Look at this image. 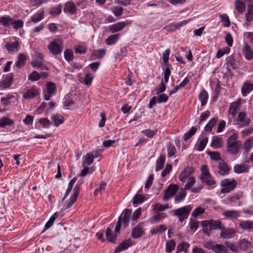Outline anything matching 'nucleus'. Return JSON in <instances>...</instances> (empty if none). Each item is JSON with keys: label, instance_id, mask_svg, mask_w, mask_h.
<instances>
[{"label": "nucleus", "instance_id": "36", "mask_svg": "<svg viewBox=\"0 0 253 253\" xmlns=\"http://www.w3.org/2000/svg\"><path fill=\"white\" fill-rule=\"evenodd\" d=\"M213 252L215 253H228V250L225 246L216 244Z\"/></svg>", "mask_w": 253, "mask_h": 253}, {"label": "nucleus", "instance_id": "7", "mask_svg": "<svg viewBox=\"0 0 253 253\" xmlns=\"http://www.w3.org/2000/svg\"><path fill=\"white\" fill-rule=\"evenodd\" d=\"M82 182H78L75 186L73 190V194L70 198V202L67 204V209L70 208L75 203L79 195V192L81 189V185Z\"/></svg>", "mask_w": 253, "mask_h": 253}, {"label": "nucleus", "instance_id": "29", "mask_svg": "<svg viewBox=\"0 0 253 253\" xmlns=\"http://www.w3.org/2000/svg\"><path fill=\"white\" fill-rule=\"evenodd\" d=\"M51 119L54 122V125L56 127H58L60 125L63 124L64 121V118L58 114L53 115L51 117Z\"/></svg>", "mask_w": 253, "mask_h": 253}, {"label": "nucleus", "instance_id": "21", "mask_svg": "<svg viewBox=\"0 0 253 253\" xmlns=\"http://www.w3.org/2000/svg\"><path fill=\"white\" fill-rule=\"evenodd\" d=\"M201 226L203 227V232L207 236H210L211 231H212L210 225V221L204 220L202 221Z\"/></svg>", "mask_w": 253, "mask_h": 253}, {"label": "nucleus", "instance_id": "39", "mask_svg": "<svg viewBox=\"0 0 253 253\" xmlns=\"http://www.w3.org/2000/svg\"><path fill=\"white\" fill-rule=\"evenodd\" d=\"M250 243L245 239L240 240L238 243V246H239V250H242L246 251L248 250L250 247Z\"/></svg>", "mask_w": 253, "mask_h": 253}, {"label": "nucleus", "instance_id": "58", "mask_svg": "<svg viewBox=\"0 0 253 253\" xmlns=\"http://www.w3.org/2000/svg\"><path fill=\"white\" fill-rule=\"evenodd\" d=\"M169 66H166V68H163L164 81L165 83H167L168 82L169 77L171 74Z\"/></svg>", "mask_w": 253, "mask_h": 253}, {"label": "nucleus", "instance_id": "63", "mask_svg": "<svg viewBox=\"0 0 253 253\" xmlns=\"http://www.w3.org/2000/svg\"><path fill=\"white\" fill-rule=\"evenodd\" d=\"M195 180L193 177H190L188 179L187 182L185 184L184 186L185 190H189L190 189L193 185L195 184Z\"/></svg>", "mask_w": 253, "mask_h": 253}, {"label": "nucleus", "instance_id": "59", "mask_svg": "<svg viewBox=\"0 0 253 253\" xmlns=\"http://www.w3.org/2000/svg\"><path fill=\"white\" fill-rule=\"evenodd\" d=\"M186 195V193L185 191L183 190L180 194L176 195L175 197V203L177 204L180 203L181 201L183 200Z\"/></svg>", "mask_w": 253, "mask_h": 253}, {"label": "nucleus", "instance_id": "57", "mask_svg": "<svg viewBox=\"0 0 253 253\" xmlns=\"http://www.w3.org/2000/svg\"><path fill=\"white\" fill-rule=\"evenodd\" d=\"M39 122L44 128H49L51 124L50 121L47 118H41L39 120Z\"/></svg>", "mask_w": 253, "mask_h": 253}, {"label": "nucleus", "instance_id": "10", "mask_svg": "<svg viewBox=\"0 0 253 253\" xmlns=\"http://www.w3.org/2000/svg\"><path fill=\"white\" fill-rule=\"evenodd\" d=\"M131 214V211L129 209H125L122 212L119 218H121V222H123L125 227L128 226L130 217Z\"/></svg>", "mask_w": 253, "mask_h": 253}, {"label": "nucleus", "instance_id": "18", "mask_svg": "<svg viewBox=\"0 0 253 253\" xmlns=\"http://www.w3.org/2000/svg\"><path fill=\"white\" fill-rule=\"evenodd\" d=\"M132 245V242L130 239L126 240L120 244L115 250L114 253H118L124 250H126Z\"/></svg>", "mask_w": 253, "mask_h": 253}, {"label": "nucleus", "instance_id": "12", "mask_svg": "<svg viewBox=\"0 0 253 253\" xmlns=\"http://www.w3.org/2000/svg\"><path fill=\"white\" fill-rule=\"evenodd\" d=\"M242 52L248 60H251L253 59V49L248 43H244L242 49Z\"/></svg>", "mask_w": 253, "mask_h": 253}, {"label": "nucleus", "instance_id": "25", "mask_svg": "<svg viewBox=\"0 0 253 253\" xmlns=\"http://www.w3.org/2000/svg\"><path fill=\"white\" fill-rule=\"evenodd\" d=\"M253 90V84L250 83H244L242 88V93L244 96L247 95L249 92Z\"/></svg>", "mask_w": 253, "mask_h": 253}, {"label": "nucleus", "instance_id": "44", "mask_svg": "<svg viewBox=\"0 0 253 253\" xmlns=\"http://www.w3.org/2000/svg\"><path fill=\"white\" fill-rule=\"evenodd\" d=\"M197 130V127L195 126H192L190 129L186 133L184 134L183 138L185 140H188L193 135H194L196 132Z\"/></svg>", "mask_w": 253, "mask_h": 253}, {"label": "nucleus", "instance_id": "38", "mask_svg": "<svg viewBox=\"0 0 253 253\" xmlns=\"http://www.w3.org/2000/svg\"><path fill=\"white\" fill-rule=\"evenodd\" d=\"M57 212H55L53 214V215L49 218V220L46 223L44 230H43L42 232H44L46 230H47L48 228H49L53 223H54L55 219L57 217Z\"/></svg>", "mask_w": 253, "mask_h": 253}, {"label": "nucleus", "instance_id": "23", "mask_svg": "<svg viewBox=\"0 0 253 253\" xmlns=\"http://www.w3.org/2000/svg\"><path fill=\"white\" fill-rule=\"evenodd\" d=\"M15 100V97L12 95H8L6 97H1L0 99L1 103L4 106H8L12 103H14Z\"/></svg>", "mask_w": 253, "mask_h": 253}, {"label": "nucleus", "instance_id": "9", "mask_svg": "<svg viewBox=\"0 0 253 253\" xmlns=\"http://www.w3.org/2000/svg\"><path fill=\"white\" fill-rule=\"evenodd\" d=\"M217 169L218 173L223 176L227 175L230 170V168L228 166L227 163L223 160L219 162Z\"/></svg>", "mask_w": 253, "mask_h": 253}, {"label": "nucleus", "instance_id": "35", "mask_svg": "<svg viewBox=\"0 0 253 253\" xmlns=\"http://www.w3.org/2000/svg\"><path fill=\"white\" fill-rule=\"evenodd\" d=\"M14 124V121L8 118H2L0 119V127H4L5 126H11Z\"/></svg>", "mask_w": 253, "mask_h": 253}, {"label": "nucleus", "instance_id": "45", "mask_svg": "<svg viewBox=\"0 0 253 253\" xmlns=\"http://www.w3.org/2000/svg\"><path fill=\"white\" fill-rule=\"evenodd\" d=\"M47 92L49 94H54L56 91L55 84L51 82H48L46 84Z\"/></svg>", "mask_w": 253, "mask_h": 253}, {"label": "nucleus", "instance_id": "50", "mask_svg": "<svg viewBox=\"0 0 253 253\" xmlns=\"http://www.w3.org/2000/svg\"><path fill=\"white\" fill-rule=\"evenodd\" d=\"M210 225L212 230H216L218 229H222L221 223L219 221L211 220L210 221Z\"/></svg>", "mask_w": 253, "mask_h": 253}, {"label": "nucleus", "instance_id": "41", "mask_svg": "<svg viewBox=\"0 0 253 253\" xmlns=\"http://www.w3.org/2000/svg\"><path fill=\"white\" fill-rule=\"evenodd\" d=\"M208 141V138L207 136L204 137L197 144V149L198 151H202L205 148Z\"/></svg>", "mask_w": 253, "mask_h": 253}, {"label": "nucleus", "instance_id": "1", "mask_svg": "<svg viewBox=\"0 0 253 253\" xmlns=\"http://www.w3.org/2000/svg\"><path fill=\"white\" fill-rule=\"evenodd\" d=\"M242 146L241 141L238 140V136L237 133H234L229 136L227 140V151L233 155H236L239 152Z\"/></svg>", "mask_w": 253, "mask_h": 253}, {"label": "nucleus", "instance_id": "33", "mask_svg": "<svg viewBox=\"0 0 253 253\" xmlns=\"http://www.w3.org/2000/svg\"><path fill=\"white\" fill-rule=\"evenodd\" d=\"M107 240L110 242L115 243L116 241V235H114L110 228H107L105 232Z\"/></svg>", "mask_w": 253, "mask_h": 253}, {"label": "nucleus", "instance_id": "4", "mask_svg": "<svg viewBox=\"0 0 253 253\" xmlns=\"http://www.w3.org/2000/svg\"><path fill=\"white\" fill-rule=\"evenodd\" d=\"M237 185V182L234 179H225L221 181V192L226 193L234 189Z\"/></svg>", "mask_w": 253, "mask_h": 253}, {"label": "nucleus", "instance_id": "46", "mask_svg": "<svg viewBox=\"0 0 253 253\" xmlns=\"http://www.w3.org/2000/svg\"><path fill=\"white\" fill-rule=\"evenodd\" d=\"M43 18V12H39L33 15L31 18V21L34 23L40 22Z\"/></svg>", "mask_w": 253, "mask_h": 253}, {"label": "nucleus", "instance_id": "55", "mask_svg": "<svg viewBox=\"0 0 253 253\" xmlns=\"http://www.w3.org/2000/svg\"><path fill=\"white\" fill-rule=\"evenodd\" d=\"M41 78L40 74L36 71L33 72L28 76V80L32 81H38Z\"/></svg>", "mask_w": 253, "mask_h": 253}, {"label": "nucleus", "instance_id": "11", "mask_svg": "<svg viewBox=\"0 0 253 253\" xmlns=\"http://www.w3.org/2000/svg\"><path fill=\"white\" fill-rule=\"evenodd\" d=\"M13 76L12 74L7 75L4 80L0 82V87L2 89H6L11 85L13 83Z\"/></svg>", "mask_w": 253, "mask_h": 253}, {"label": "nucleus", "instance_id": "64", "mask_svg": "<svg viewBox=\"0 0 253 253\" xmlns=\"http://www.w3.org/2000/svg\"><path fill=\"white\" fill-rule=\"evenodd\" d=\"M205 211V209L199 207L198 208L195 209L192 212L191 215L194 217H196L199 215L204 213Z\"/></svg>", "mask_w": 253, "mask_h": 253}, {"label": "nucleus", "instance_id": "26", "mask_svg": "<svg viewBox=\"0 0 253 253\" xmlns=\"http://www.w3.org/2000/svg\"><path fill=\"white\" fill-rule=\"evenodd\" d=\"M211 145L215 149L221 147L222 145V138L217 136L213 137Z\"/></svg>", "mask_w": 253, "mask_h": 253}, {"label": "nucleus", "instance_id": "24", "mask_svg": "<svg viewBox=\"0 0 253 253\" xmlns=\"http://www.w3.org/2000/svg\"><path fill=\"white\" fill-rule=\"evenodd\" d=\"M12 19L10 16H4L0 17V24L4 27H8L11 25Z\"/></svg>", "mask_w": 253, "mask_h": 253}, {"label": "nucleus", "instance_id": "60", "mask_svg": "<svg viewBox=\"0 0 253 253\" xmlns=\"http://www.w3.org/2000/svg\"><path fill=\"white\" fill-rule=\"evenodd\" d=\"M170 53V51L169 49H167L165 50V51L164 52L163 55V60L166 66H169V55Z\"/></svg>", "mask_w": 253, "mask_h": 253}, {"label": "nucleus", "instance_id": "13", "mask_svg": "<svg viewBox=\"0 0 253 253\" xmlns=\"http://www.w3.org/2000/svg\"><path fill=\"white\" fill-rule=\"evenodd\" d=\"M63 11L65 13L73 15L76 13L77 7L73 2L68 1L65 3Z\"/></svg>", "mask_w": 253, "mask_h": 253}, {"label": "nucleus", "instance_id": "5", "mask_svg": "<svg viewBox=\"0 0 253 253\" xmlns=\"http://www.w3.org/2000/svg\"><path fill=\"white\" fill-rule=\"evenodd\" d=\"M48 48L50 52L54 54L57 55L62 52L63 48L62 42L60 39L54 40L48 45Z\"/></svg>", "mask_w": 253, "mask_h": 253}, {"label": "nucleus", "instance_id": "32", "mask_svg": "<svg viewBox=\"0 0 253 253\" xmlns=\"http://www.w3.org/2000/svg\"><path fill=\"white\" fill-rule=\"evenodd\" d=\"M119 36V34L111 35L107 39H106V43L107 45H111L116 43L118 40Z\"/></svg>", "mask_w": 253, "mask_h": 253}, {"label": "nucleus", "instance_id": "56", "mask_svg": "<svg viewBox=\"0 0 253 253\" xmlns=\"http://www.w3.org/2000/svg\"><path fill=\"white\" fill-rule=\"evenodd\" d=\"M226 245L227 248L230 249L232 252H238L239 251V246L238 245L230 242H227Z\"/></svg>", "mask_w": 253, "mask_h": 253}, {"label": "nucleus", "instance_id": "43", "mask_svg": "<svg viewBox=\"0 0 253 253\" xmlns=\"http://www.w3.org/2000/svg\"><path fill=\"white\" fill-rule=\"evenodd\" d=\"M142 235L143 231L139 227H135L132 229L131 235L133 238H138Z\"/></svg>", "mask_w": 253, "mask_h": 253}, {"label": "nucleus", "instance_id": "37", "mask_svg": "<svg viewBox=\"0 0 253 253\" xmlns=\"http://www.w3.org/2000/svg\"><path fill=\"white\" fill-rule=\"evenodd\" d=\"M217 120L215 118H212L210 120L208 123L205 126L204 130L207 132H211L213 127L216 124Z\"/></svg>", "mask_w": 253, "mask_h": 253}, {"label": "nucleus", "instance_id": "31", "mask_svg": "<svg viewBox=\"0 0 253 253\" xmlns=\"http://www.w3.org/2000/svg\"><path fill=\"white\" fill-rule=\"evenodd\" d=\"M227 65L228 68L233 69L237 68L239 66L238 62L236 61L234 57H228L227 59Z\"/></svg>", "mask_w": 253, "mask_h": 253}, {"label": "nucleus", "instance_id": "17", "mask_svg": "<svg viewBox=\"0 0 253 253\" xmlns=\"http://www.w3.org/2000/svg\"><path fill=\"white\" fill-rule=\"evenodd\" d=\"M126 25L125 22H120L110 26L108 30L112 33L119 32L122 30Z\"/></svg>", "mask_w": 253, "mask_h": 253}, {"label": "nucleus", "instance_id": "48", "mask_svg": "<svg viewBox=\"0 0 253 253\" xmlns=\"http://www.w3.org/2000/svg\"><path fill=\"white\" fill-rule=\"evenodd\" d=\"M74 49L76 53L84 54L86 53L87 48L85 45H77L75 46Z\"/></svg>", "mask_w": 253, "mask_h": 253}, {"label": "nucleus", "instance_id": "40", "mask_svg": "<svg viewBox=\"0 0 253 253\" xmlns=\"http://www.w3.org/2000/svg\"><path fill=\"white\" fill-rule=\"evenodd\" d=\"M176 243L173 240H170L166 243V251L167 252L170 253L175 249Z\"/></svg>", "mask_w": 253, "mask_h": 253}, {"label": "nucleus", "instance_id": "53", "mask_svg": "<svg viewBox=\"0 0 253 253\" xmlns=\"http://www.w3.org/2000/svg\"><path fill=\"white\" fill-rule=\"evenodd\" d=\"M64 57L66 60L69 62L73 59V52L72 50L66 49L64 53Z\"/></svg>", "mask_w": 253, "mask_h": 253}, {"label": "nucleus", "instance_id": "8", "mask_svg": "<svg viewBox=\"0 0 253 253\" xmlns=\"http://www.w3.org/2000/svg\"><path fill=\"white\" fill-rule=\"evenodd\" d=\"M236 121L241 123V126H249L251 123V119L248 118L245 112H240L236 118Z\"/></svg>", "mask_w": 253, "mask_h": 253}, {"label": "nucleus", "instance_id": "42", "mask_svg": "<svg viewBox=\"0 0 253 253\" xmlns=\"http://www.w3.org/2000/svg\"><path fill=\"white\" fill-rule=\"evenodd\" d=\"M165 158L164 156H160L156 162V170L159 171L162 169L164 166Z\"/></svg>", "mask_w": 253, "mask_h": 253}, {"label": "nucleus", "instance_id": "20", "mask_svg": "<svg viewBox=\"0 0 253 253\" xmlns=\"http://www.w3.org/2000/svg\"><path fill=\"white\" fill-rule=\"evenodd\" d=\"M5 48L9 52H16L20 48L19 43L17 42H8L5 45Z\"/></svg>", "mask_w": 253, "mask_h": 253}, {"label": "nucleus", "instance_id": "34", "mask_svg": "<svg viewBox=\"0 0 253 253\" xmlns=\"http://www.w3.org/2000/svg\"><path fill=\"white\" fill-rule=\"evenodd\" d=\"M246 19L248 22L253 20V5L250 4L247 8V11L246 13Z\"/></svg>", "mask_w": 253, "mask_h": 253}, {"label": "nucleus", "instance_id": "49", "mask_svg": "<svg viewBox=\"0 0 253 253\" xmlns=\"http://www.w3.org/2000/svg\"><path fill=\"white\" fill-rule=\"evenodd\" d=\"M236 9L239 13H242L245 9V4L240 0H236L235 1Z\"/></svg>", "mask_w": 253, "mask_h": 253}, {"label": "nucleus", "instance_id": "6", "mask_svg": "<svg viewBox=\"0 0 253 253\" xmlns=\"http://www.w3.org/2000/svg\"><path fill=\"white\" fill-rule=\"evenodd\" d=\"M178 190V187L175 184H170L165 190L163 199L165 201H168L170 198L172 197L176 194Z\"/></svg>", "mask_w": 253, "mask_h": 253}, {"label": "nucleus", "instance_id": "30", "mask_svg": "<svg viewBox=\"0 0 253 253\" xmlns=\"http://www.w3.org/2000/svg\"><path fill=\"white\" fill-rule=\"evenodd\" d=\"M199 98L201 101V106H205L208 99V94L207 91L205 90H202L199 94Z\"/></svg>", "mask_w": 253, "mask_h": 253}, {"label": "nucleus", "instance_id": "61", "mask_svg": "<svg viewBox=\"0 0 253 253\" xmlns=\"http://www.w3.org/2000/svg\"><path fill=\"white\" fill-rule=\"evenodd\" d=\"M12 27L16 29H20L23 26V22L21 20H13L12 19V22L11 23Z\"/></svg>", "mask_w": 253, "mask_h": 253}, {"label": "nucleus", "instance_id": "47", "mask_svg": "<svg viewBox=\"0 0 253 253\" xmlns=\"http://www.w3.org/2000/svg\"><path fill=\"white\" fill-rule=\"evenodd\" d=\"M219 17L224 27H229L230 25V21L229 17L226 14H222L219 15Z\"/></svg>", "mask_w": 253, "mask_h": 253}, {"label": "nucleus", "instance_id": "27", "mask_svg": "<svg viewBox=\"0 0 253 253\" xmlns=\"http://www.w3.org/2000/svg\"><path fill=\"white\" fill-rule=\"evenodd\" d=\"M38 94V91L34 88L28 89L24 94V97L26 99H29L36 97Z\"/></svg>", "mask_w": 253, "mask_h": 253}, {"label": "nucleus", "instance_id": "51", "mask_svg": "<svg viewBox=\"0 0 253 253\" xmlns=\"http://www.w3.org/2000/svg\"><path fill=\"white\" fill-rule=\"evenodd\" d=\"M253 146V139L249 138L244 143V149L247 152H248Z\"/></svg>", "mask_w": 253, "mask_h": 253}, {"label": "nucleus", "instance_id": "22", "mask_svg": "<svg viewBox=\"0 0 253 253\" xmlns=\"http://www.w3.org/2000/svg\"><path fill=\"white\" fill-rule=\"evenodd\" d=\"M223 215L230 219H236L239 217V212L234 210H228L224 211Z\"/></svg>", "mask_w": 253, "mask_h": 253}, {"label": "nucleus", "instance_id": "15", "mask_svg": "<svg viewBox=\"0 0 253 253\" xmlns=\"http://www.w3.org/2000/svg\"><path fill=\"white\" fill-rule=\"evenodd\" d=\"M250 166L244 163L237 164L234 167V172L238 174L248 172Z\"/></svg>", "mask_w": 253, "mask_h": 253}, {"label": "nucleus", "instance_id": "14", "mask_svg": "<svg viewBox=\"0 0 253 253\" xmlns=\"http://www.w3.org/2000/svg\"><path fill=\"white\" fill-rule=\"evenodd\" d=\"M241 107V102L240 100L232 102L229 107L228 113L233 118L235 117L237 112Z\"/></svg>", "mask_w": 253, "mask_h": 253}, {"label": "nucleus", "instance_id": "19", "mask_svg": "<svg viewBox=\"0 0 253 253\" xmlns=\"http://www.w3.org/2000/svg\"><path fill=\"white\" fill-rule=\"evenodd\" d=\"M239 225L245 230H248L249 232L253 231V221L242 220L239 222Z\"/></svg>", "mask_w": 253, "mask_h": 253}, {"label": "nucleus", "instance_id": "16", "mask_svg": "<svg viewBox=\"0 0 253 253\" xmlns=\"http://www.w3.org/2000/svg\"><path fill=\"white\" fill-rule=\"evenodd\" d=\"M236 231L233 228L222 229L220 237L223 239H230L234 237Z\"/></svg>", "mask_w": 253, "mask_h": 253}, {"label": "nucleus", "instance_id": "62", "mask_svg": "<svg viewBox=\"0 0 253 253\" xmlns=\"http://www.w3.org/2000/svg\"><path fill=\"white\" fill-rule=\"evenodd\" d=\"M176 152V148L173 144H169L168 147V156L169 157L173 156Z\"/></svg>", "mask_w": 253, "mask_h": 253}, {"label": "nucleus", "instance_id": "2", "mask_svg": "<svg viewBox=\"0 0 253 253\" xmlns=\"http://www.w3.org/2000/svg\"><path fill=\"white\" fill-rule=\"evenodd\" d=\"M192 209V207L191 205H187L173 210L171 212L174 216L178 217L180 222H182L185 219L188 218Z\"/></svg>", "mask_w": 253, "mask_h": 253}, {"label": "nucleus", "instance_id": "3", "mask_svg": "<svg viewBox=\"0 0 253 253\" xmlns=\"http://www.w3.org/2000/svg\"><path fill=\"white\" fill-rule=\"evenodd\" d=\"M202 174L201 175V179L203 183H206L209 186H213L216 182L213 178L211 175L209 170L206 165H203L201 169Z\"/></svg>", "mask_w": 253, "mask_h": 253}, {"label": "nucleus", "instance_id": "52", "mask_svg": "<svg viewBox=\"0 0 253 253\" xmlns=\"http://www.w3.org/2000/svg\"><path fill=\"white\" fill-rule=\"evenodd\" d=\"M189 246L190 245L189 243L186 242H182L177 246V251L180 252L183 251L186 253Z\"/></svg>", "mask_w": 253, "mask_h": 253}, {"label": "nucleus", "instance_id": "28", "mask_svg": "<svg viewBox=\"0 0 253 253\" xmlns=\"http://www.w3.org/2000/svg\"><path fill=\"white\" fill-rule=\"evenodd\" d=\"M26 60V55L23 53H20L18 55L17 61L15 63L16 66L18 68H20L24 66Z\"/></svg>", "mask_w": 253, "mask_h": 253}, {"label": "nucleus", "instance_id": "54", "mask_svg": "<svg viewBox=\"0 0 253 253\" xmlns=\"http://www.w3.org/2000/svg\"><path fill=\"white\" fill-rule=\"evenodd\" d=\"M144 198L141 195H136L133 198V204L135 206L136 204H141L144 202Z\"/></svg>", "mask_w": 253, "mask_h": 253}]
</instances>
